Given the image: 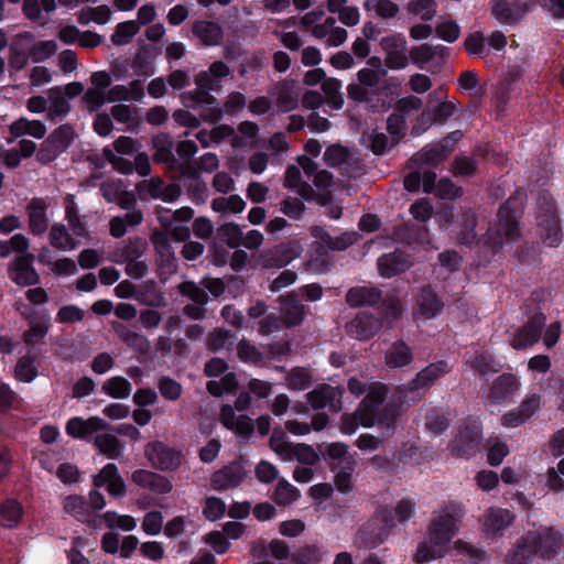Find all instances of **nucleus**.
I'll use <instances>...</instances> for the list:
<instances>
[{
	"label": "nucleus",
	"instance_id": "obj_10",
	"mask_svg": "<svg viewBox=\"0 0 564 564\" xmlns=\"http://www.w3.org/2000/svg\"><path fill=\"white\" fill-rule=\"evenodd\" d=\"M386 395L387 388L384 384L378 382L371 383L366 398L358 408H364L365 413H371L373 416V423L379 422L389 425L394 417L393 411L386 408L384 413L379 415V408L383 403Z\"/></svg>",
	"mask_w": 564,
	"mask_h": 564
},
{
	"label": "nucleus",
	"instance_id": "obj_59",
	"mask_svg": "<svg viewBox=\"0 0 564 564\" xmlns=\"http://www.w3.org/2000/svg\"><path fill=\"white\" fill-rule=\"evenodd\" d=\"M364 9L373 11L382 19L394 18L399 12V6L391 0H365Z\"/></svg>",
	"mask_w": 564,
	"mask_h": 564
},
{
	"label": "nucleus",
	"instance_id": "obj_11",
	"mask_svg": "<svg viewBox=\"0 0 564 564\" xmlns=\"http://www.w3.org/2000/svg\"><path fill=\"white\" fill-rule=\"evenodd\" d=\"M449 372L446 361L432 362L419 371L414 379L403 386L404 392H417L429 389L436 380Z\"/></svg>",
	"mask_w": 564,
	"mask_h": 564
},
{
	"label": "nucleus",
	"instance_id": "obj_6",
	"mask_svg": "<svg viewBox=\"0 0 564 564\" xmlns=\"http://www.w3.org/2000/svg\"><path fill=\"white\" fill-rule=\"evenodd\" d=\"M538 226L539 234L549 247H556L561 241L560 220L552 202L545 196L540 197Z\"/></svg>",
	"mask_w": 564,
	"mask_h": 564
},
{
	"label": "nucleus",
	"instance_id": "obj_17",
	"mask_svg": "<svg viewBox=\"0 0 564 564\" xmlns=\"http://www.w3.org/2000/svg\"><path fill=\"white\" fill-rule=\"evenodd\" d=\"M513 520L514 514L510 510L490 507L485 511L481 518L482 531L488 536H499L509 525H511Z\"/></svg>",
	"mask_w": 564,
	"mask_h": 564
},
{
	"label": "nucleus",
	"instance_id": "obj_62",
	"mask_svg": "<svg viewBox=\"0 0 564 564\" xmlns=\"http://www.w3.org/2000/svg\"><path fill=\"white\" fill-rule=\"evenodd\" d=\"M57 51V44L53 40L39 41L30 44V58L34 63L43 62L53 56Z\"/></svg>",
	"mask_w": 564,
	"mask_h": 564
},
{
	"label": "nucleus",
	"instance_id": "obj_50",
	"mask_svg": "<svg viewBox=\"0 0 564 564\" xmlns=\"http://www.w3.org/2000/svg\"><path fill=\"white\" fill-rule=\"evenodd\" d=\"M236 336L228 329L216 328L207 336L206 346L210 351H219L221 349H230L234 346Z\"/></svg>",
	"mask_w": 564,
	"mask_h": 564
},
{
	"label": "nucleus",
	"instance_id": "obj_15",
	"mask_svg": "<svg viewBox=\"0 0 564 564\" xmlns=\"http://www.w3.org/2000/svg\"><path fill=\"white\" fill-rule=\"evenodd\" d=\"M341 397L343 390L340 388L332 387L328 384H323L318 388H315L306 394L307 401L312 409L321 410L327 406L333 412H339L341 410Z\"/></svg>",
	"mask_w": 564,
	"mask_h": 564
},
{
	"label": "nucleus",
	"instance_id": "obj_24",
	"mask_svg": "<svg viewBox=\"0 0 564 564\" xmlns=\"http://www.w3.org/2000/svg\"><path fill=\"white\" fill-rule=\"evenodd\" d=\"M192 34L205 46H216L223 42L224 30L215 21L196 20L191 26Z\"/></svg>",
	"mask_w": 564,
	"mask_h": 564
},
{
	"label": "nucleus",
	"instance_id": "obj_18",
	"mask_svg": "<svg viewBox=\"0 0 564 564\" xmlns=\"http://www.w3.org/2000/svg\"><path fill=\"white\" fill-rule=\"evenodd\" d=\"M447 56L448 48L446 46L431 45L427 43L413 46L409 54V58L412 61V63L420 68H424V66L429 63H432L435 67H440L444 64Z\"/></svg>",
	"mask_w": 564,
	"mask_h": 564
},
{
	"label": "nucleus",
	"instance_id": "obj_20",
	"mask_svg": "<svg viewBox=\"0 0 564 564\" xmlns=\"http://www.w3.org/2000/svg\"><path fill=\"white\" fill-rule=\"evenodd\" d=\"M245 477L246 471L242 465L238 462H232L213 474L212 486L218 491L236 488L242 482Z\"/></svg>",
	"mask_w": 564,
	"mask_h": 564
},
{
	"label": "nucleus",
	"instance_id": "obj_19",
	"mask_svg": "<svg viewBox=\"0 0 564 564\" xmlns=\"http://www.w3.org/2000/svg\"><path fill=\"white\" fill-rule=\"evenodd\" d=\"M300 254L294 243H281L260 254V262L264 268H283Z\"/></svg>",
	"mask_w": 564,
	"mask_h": 564
},
{
	"label": "nucleus",
	"instance_id": "obj_58",
	"mask_svg": "<svg viewBox=\"0 0 564 564\" xmlns=\"http://www.w3.org/2000/svg\"><path fill=\"white\" fill-rule=\"evenodd\" d=\"M102 391L116 399L128 398L131 393V384L123 377H112L102 384Z\"/></svg>",
	"mask_w": 564,
	"mask_h": 564
},
{
	"label": "nucleus",
	"instance_id": "obj_64",
	"mask_svg": "<svg viewBox=\"0 0 564 564\" xmlns=\"http://www.w3.org/2000/svg\"><path fill=\"white\" fill-rule=\"evenodd\" d=\"M139 32V25L134 21L119 23L111 35L115 45L128 44L132 37Z\"/></svg>",
	"mask_w": 564,
	"mask_h": 564
},
{
	"label": "nucleus",
	"instance_id": "obj_25",
	"mask_svg": "<svg viewBox=\"0 0 564 564\" xmlns=\"http://www.w3.org/2000/svg\"><path fill=\"white\" fill-rule=\"evenodd\" d=\"M64 511L77 521L97 527L98 517L90 510L86 499L79 495H69L63 501Z\"/></svg>",
	"mask_w": 564,
	"mask_h": 564
},
{
	"label": "nucleus",
	"instance_id": "obj_56",
	"mask_svg": "<svg viewBox=\"0 0 564 564\" xmlns=\"http://www.w3.org/2000/svg\"><path fill=\"white\" fill-rule=\"evenodd\" d=\"M341 83L336 78H325L322 83V90L327 96V104L339 110L344 106V97L340 93Z\"/></svg>",
	"mask_w": 564,
	"mask_h": 564
},
{
	"label": "nucleus",
	"instance_id": "obj_16",
	"mask_svg": "<svg viewBox=\"0 0 564 564\" xmlns=\"http://www.w3.org/2000/svg\"><path fill=\"white\" fill-rule=\"evenodd\" d=\"M381 319L369 313H359L345 326L347 335L358 340L373 337L381 328Z\"/></svg>",
	"mask_w": 564,
	"mask_h": 564
},
{
	"label": "nucleus",
	"instance_id": "obj_48",
	"mask_svg": "<svg viewBox=\"0 0 564 564\" xmlns=\"http://www.w3.org/2000/svg\"><path fill=\"white\" fill-rule=\"evenodd\" d=\"M446 155L443 154L441 148L435 144H430L424 147L422 150L417 151L412 155L411 162L415 165H430L436 166L444 160H446Z\"/></svg>",
	"mask_w": 564,
	"mask_h": 564
},
{
	"label": "nucleus",
	"instance_id": "obj_33",
	"mask_svg": "<svg viewBox=\"0 0 564 564\" xmlns=\"http://www.w3.org/2000/svg\"><path fill=\"white\" fill-rule=\"evenodd\" d=\"M148 241L142 237H132L122 241L121 246L115 251V261L123 263L141 259L148 251Z\"/></svg>",
	"mask_w": 564,
	"mask_h": 564
},
{
	"label": "nucleus",
	"instance_id": "obj_45",
	"mask_svg": "<svg viewBox=\"0 0 564 564\" xmlns=\"http://www.w3.org/2000/svg\"><path fill=\"white\" fill-rule=\"evenodd\" d=\"M151 242L159 256L160 264L172 267L175 257L166 234L158 230L153 231L151 235Z\"/></svg>",
	"mask_w": 564,
	"mask_h": 564
},
{
	"label": "nucleus",
	"instance_id": "obj_29",
	"mask_svg": "<svg viewBox=\"0 0 564 564\" xmlns=\"http://www.w3.org/2000/svg\"><path fill=\"white\" fill-rule=\"evenodd\" d=\"M519 388V381L512 373H502L496 378L489 388L487 399L490 403L497 404L513 395Z\"/></svg>",
	"mask_w": 564,
	"mask_h": 564
},
{
	"label": "nucleus",
	"instance_id": "obj_37",
	"mask_svg": "<svg viewBox=\"0 0 564 564\" xmlns=\"http://www.w3.org/2000/svg\"><path fill=\"white\" fill-rule=\"evenodd\" d=\"M65 219L75 237H86L88 235L84 216L79 214V209L75 203L74 195L68 194L65 197Z\"/></svg>",
	"mask_w": 564,
	"mask_h": 564
},
{
	"label": "nucleus",
	"instance_id": "obj_14",
	"mask_svg": "<svg viewBox=\"0 0 564 564\" xmlns=\"http://www.w3.org/2000/svg\"><path fill=\"white\" fill-rule=\"evenodd\" d=\"M528 11L527 3L509 2L508 0L490 1V13L501 24L514 25L524 18Z\"/></svg>",
	"mask_w": 564,
	"mask_h": 564
},
{
	"label": "nucleus",
	"instance_id": "obj_49",
	"mask_svg": "<svg viewBox=\"0 0 564 564\" xmlns=\"http://www.w3.org/2000/svg\"><path fill=\"white\" fill-rule=\"evenodd\" d=\"M468 364L481 378L496 373L501 369L500 364L488 352L476 354Z\"/></svg>",
	"mask_w": 564,
	"mask_h": 564
},
{
	"label": "nucleus",
	"instance_id": "obj_55",
	"mask_svg": "<svg viewBox=\"0 0 564 564\" xmlns=\"http://www.w3.org/2000/svg\"><path fill=\"white\" fill-rule=\"evenodd\" d=\"M246 207L245 200L239 195H231L229 197H216L212 202V209L216 213H232L239 214Z\"/></svg>",
	"mask_w": 564,
	"mask_h": 564
},
{
	"label": "nucleus",
	"instance_id": "obj_28",
	"mask_svg": "<svg viewBox=\"0 0 564 564\" xmlns=\"http://www.w3.org/2000/svg\"><path fill=\"white\" fill-rule=\"evenodd\" d=\"M47 202L41 197L32 198L26 206L29 229L33 235H42L47 230Z\"/></svg>",
	"mask_w": 564,
	"mask_h": 564
},
{
	"label": "nucleus",
	"instance_id": "obj_57",
	"mask_svg": "<svg viewBox=\"0 0 564 564\" xmlns=\"http://www.w3.org/2000/svg\"><path fill=\"white\" fill-rule=\"evenodd\" d=\"M177 290L183 296L188 297L195 304L206 305L209 301V296L200 283L184 281L177 285Z\"/></svg>",
	"mask_w": 564,
	"mask_h": 564
},
{
	"label": "nucleus",
	"instance_id": "obj_2",
	"mask_svg": "<svg viewBox=\"0 0 564 564\" xmlns=\"http://www.w3.org/2000/svg\"><path fill=\"white\" fill-rule=\"evenodd\" d=\"M518 197H510L498 212L497 223L488 229L487 236L492 246L502 247L520 238L518 227L519 202Z\"/></svg>",
	"mask_w": 564,
	"mask_h": 564
},
{
	"label": "nucleus",
	"instance_id": "obj_54",
	"mask_svg": "<svg viewBox=\"0 0 564 564\" xmlns=\"http://www.w3.org/2000/svg\"><path fill=\"white\" fill-rule=\"evenodd\" d=\"M477 219L476 215L470 210L462 213L459 218L460 230L458 232V240L463 245H471L476 241L477 235L475 232Z\"/></svg>",
	"mask_w": 564,
	"mask_h": 564
},
{
	"label": "nucleus",
	"instance_id": "obj_44",
	"mask_svg": "<svg viewBox=\"0 0 564 564\" xmlns=\"http://www.w3.org/2000/svg\"><path fill=\"white\" fill-rule=\"evenodd\" d=\"M10 132L17 138L30 134L36 139H42L46 134V127L39 120L20 118L10 126Z\"/></svg>",
	"mask_w": 564,
	"mask_h": 564
},
{
	"label": "nucleus",
	"instance_id": "obj_47",
	"mask_svg": "<svg viewBox=\"0 0 564 564\" xmlns=\"http://www.w3.org/2000/svg\"><path fill=\"white\" fill-rule=\"evenodd\" d=\"M135 300L147 306L159 307L164 304V296L154 281H147L138 286Z\"/></svg>",
	"mask_w": 564,
	"mask_h": 564
},
{
	"label": "nucleus",
	"instance_id": "obj_30",
	"mask_svg": "<svg viewBox=\"0 0 564 564\" xmlns=\"http://www.w3.org/2000/svg\"><path fill=\"white\" fill-rule=\"evenodd\" d=\"M281 319L288 327H295L304 321L306 307L293 294L281 296Z\"/></svg>",
	"mask_w": 564,
	"mask_h": 564
},
{
	"label": "nucleus",
	"instance_id": "obj_35",
	"mask_svg": "<svg viewBox=\"0 0 564 564\" xmlns=\"http://www.w3.org/2000/svg\"><path fill=\"white\" fill-rule=\"evenodd\" d=\"M313 236L318 238L324 246L334 251L346 250L349 246L360 239V235L357 231H346L334 238L321 227L313 229Z\"/></svg>",
	"mask_w": 564,
	"mask_h": 564
},
{
	"label": "nucleus",
	"instance_id": "obj_60",
	"mask_svg": "<svg viewBox=\"0 0 564 564\" xmlns=\"http://www.w3.org/2000/svg\"><path fill=\"white\" fill-rule=\"evenodd\" d=\"M218 236L231 249H237L241 246L242 229L236 223H226L218 227Z\"/></svg>",
	"mask_w": 564,
	"mask_h": 564
},
{
	"label": "nucleus",
	"instance_id": "obj_26",
	"mask_svg": "<svg viewBox=\"0 0 564 564\" xmlns=\"http://www.w3.org/2000/svg\"><path fill=\"white\" fill-rule=\"evenodd\" d=\"M131 478L135 485L159 495L169 494L173 488L167 477L145 469L133 471Z\"/></svg>",
	"mask_w": 564,
	"mask_h": 564
},
{
	"label": "nucleus",
	"instance_id": "obj_21",
	"mask_svg": "<svg viewBox=\"0 0 564 564\" xmlns=\"http://www.w3.org/2000/svg\"><path fill=\"white\" fill-rule=\"evenodd\" d=\"M34 35L30 32H23L17 35L10 44L8 62L10 68L14 72L22 70L30 58V44Z\"/></svg>",
	"mask_w": 564,
	"mask_h": 564
},
{
	"label": "nucleus",
	"instance_id": "obj_51",
	"mask_svg": "<svg viewBox=\"0 0 564 564\" xmlns=\"http://www.w3.org/2000/svg\"><path fill=\"white\" fill-rule=\"evenodd\" d=\"M47 95L52 104V108L47 115L51 120L54 121L56 117L65 116L70 111V105L63 95V88L61 86L48 89Z\"/></svg>",
	"mask_w": 564,
	"mask_h": 564
},
{
	"label": "nucleus",
	"instance_id": "obj_40",
	"mask_svg": "<svg viewBox=\"0 0 564 564\" xmlns=\"http://www.w3.org/2000/svg\"><path fill=\"white\" fill-rule=\"evenodd\" d=\"M48 239L51 246L59 250H73L78 246V240H76L73 232L70 234L66 226L59 223L51 227Z\"/></svg>",
	"mask_w": 564,
	"mask_h": 564
},
{
	"label": "nucleus",
	"instance_id": "obj_46",
	"mask_svg": "<svg viewBox=\"0 0 564 564\" xmlns=\"http://www.w3.org/2000/svg\"><path fill=\"white\" fill-rule=\"evenodd\" d=\"M373 416L371 413H365L364 408H358L355 413L346 414L341 419L340 431L345 434H352L359 425L365 427L372 426Z\"/></svg>",
	"mask_w": 564,
	"mask_h": 564
},
{
	"label": "nucleus",
	"instance_id": "obj_43",
	"mask_svg": "<svg viewBox=\"0 0 564 564\" xmlns=\"http://www.w3.org/2000/svg\"><path fill=\"white\" fill-rule=\"evenodd\" d=\"M538 541L535 551L543 557H551L561 549V535L553 530H545L543 533H538Z\"/></svg>",
	"mask_w": 564,
	"mask_h": 564
},
{
	"label": "nucleus",
	"instance_id": "obj_4",
	"mask_svg": "<svg viewBox=\"0 0 564 564\" xmlns=\"http://www.w3.org/2000/svg\"><path fill=\"white\" fill-rule=\"evenodd\" d=\"M269 444L271 449L286 462L297 460L304 465H314L319 458L311 445L290 442L283 431L274 430Z\"/></svg>",
	"mask_w": 564,
	"mask_h": 564
},
{
	"label": "nucleus",
	"instance_id": "obj_5",
	"mask_svg": "<svg viewBox=\"0 0 564 564\" xmlns=\"http://www.w3.org/2000/svg\"><path fill=\"white\" fill-rule=\"evenodd\" d=\"M144 456L153 468L162 471L178 469L184 459L181 451L170 447L160 441L148 443L144 448Z\"/></svg>",
	"mask_w": 564,
	"mask_h": 564
},
{
	"label": "nucleus",
	"instance_id": "obj_53",
	"mask_svg": "<svg viewBox=\"0 0 564 564\" xmlns=\"http://www.w3.org/2000/svg\"><path fill=\"white\" fill-rule=\"evenodd\" d=\"M357 465L355 457L346 458V465L334 466V469H338L335 476V486L341 492H348L352 488L351 475Z\"/></svg>",
	"mask_w": 564,
	"mask_h": 564
},
{
	"label": "nucleus",
	"instance_id": "obj_31",
	"mask_svg": "<svg viewBox=\"0 0 564 564\" xmlns=\"http://www.w3.org/2000/svg\"><path fill=\"white\" fill-rule=\"evenodd\" d=\"M112 327L118 338L130 349L144 356L150 352L151 343L147 336L130 329L128 326L121 323H113Z\"/></svg>",
	"mask_w": 564,
	"mask_h": 564
},
{
	"label": "nucleus",
	"instance_id": "obj_42",
	"mask_svg": "<svg viewBox=\"0 0 564 564\" xmlns=\"http://www.w3.org/2000/svg\"><path fill=\"white\" fill-rule=\"evenodd\" d=\"M122 209L127 210V220L129 226L135 227L143 221V213L135 207L137 198L133 192L121 191L117 202Z\"/></svg>",
	"mask_w": 564,
	"mask_h": 564
},
{
	"label": "nucleus",
	"instance_id": "obj_36",
	"mask_svg": "<svg viewBox=\"0 0 564 564\" xmlns=\"http://www.w3.org/2000/svg\"><path fill=\"white\" fill-rule=\"evenodd\" d=\"M389 368H403L413 361V351L403 340L394 341L384 355Z\"/></svg>",
	"mask_w": 564,
	"mask_h": 564
},
{
	"label": "nucleus",
	"instance_id": "obj_39",
	"mask_svg": "<svg viewBox=\"0 0 564 564\" xmlns=\"http://www.w3.org/2000/svg\"><path fill=\"white\" fill-rule=\"evenodd\" d=\"M152 144L155 150L153 158L156 162L173 167L176 160L173 154V140L166 133H159L153 137Z\"/></svg>",
	"mask_w": 564,
	"mask_h": 564
},
{
	"label": "nucleus",
	"instance_id": "obj_12",
	"mask_svg": "<svg viewBox=\"0 0 564 564\" xmlns=\"http://www.w3.org/2000/svg\"><path fill=\"white\" fill-rule=\"evenodd\" d=\"M34 256L24 253L19 256L8 268L10 279L20 286L35 285L40 276L33 267Z\"/></svg>",
	"mask_w": 564,
	"mask_h": 564
},
{
	"label": "nucleus",
	"instance_id": "obj_41",
	"mask_svg": "<svg viewBox=\"0 0 564 564\" xmlns=\"http://www.w3.org/2000/svg\"><path fill=\"white\" fill-rule=\"evenodd\" d=\"M417 306L420 314L430 319L441 312L443 303L431 286H424L419 295Z\"/></svg>",
	"mask_w": 564,
	"mask_h": 564
},
{
	"label": "nucleus",
	"instance_id": "obj_1",
	"mask_svg": "<svg viewBox=\"0 0 564 564\" xmlns=\"http://www.w3.org/2000/svg\"><path fill=\"white\" fill-rule=\"evenodd\" d=\"M464 516L465 509L457 502H448L437 510L429 525L427 539L419 545L414 561L423 564L445 556Z\"/></svg>",
	"mask_w": 564,
	"mask_h": 564
},
{
	"label": "nucleus",
	"instance_id": "obj_34",
	"mask_svg": "<svg viewBox=\"0 0 564 564\" xmlns=\"http://www.w3.org/2000/svg\"><path fill=\"white\" fill-rule=\"evenodd\" d=\"M382 297V292L376 286H355L347 291L346 303L350 307L371 306Z\"/></svg>",
	"mask_w": 564,
	"mask_h": 564
},
{
	"label": "nucleus",
	"instance_id": "obj_63",
	"mask_svg": "<svg viewBox=\"0 0 564 564\" xmlns=\"http://www.w3.org/2000/svg\"><path fill=\"white\" fill-rule=\"evenodd\" d=\"M366 145L376 155H382L391 145V140L387 134L378 130H372L367 137H365Z\"/></svg>",
	"mask_w": 564,
	"mask_h": 564
},
{
	"label": "nucleus",
	"instance_id": "obj_3",
	"mask_svg": "<svg viewBox=\"0 0 564 564\" xmlns=\"http://www.w3.org/2000/svg\"><path fill=\"white\" fill-rule=\"evenodd\" d=\"M393 525L392 510L388 507H380L373 517L359 529L355 544L359 549H375L388 539Z\"/></svg>",
	"mask_w": 564,
	"mask_h": 564
},
{
	"label": "nucleus",
	"instance_id": "obj_27",
	"mask_svg": "<svg viewBox=\"0 0 564 564\" xmlns=\"http://www.w3.org/2000/svg\"><path fill=\"white\" fill-rule=\"evenodd\" d=\"M109 424L99 416H90L87 420L73 417L66 424V432L75 438H87L95 432L105 431Z\"/></svg>",
	"mask_w": 564,
	"mask_h": 564
},
{
	"label": "nucleus",
	"instance_id": "obj_9",
	"mask_svg": "<svg viewBox=\"0 0 564 564\" xmlns=\"http://www.w3.org/2000/svg\"><path fill=\"white\" fill-rule=\"evenodd\" d=\"M380 47L386 54L384 64L390 69H402L409 64L406 40L402 34H392L380 40Z\"/></svg>",
	"mask_w": 564,
	"mask_h": 564
},
{
	"label": "nucleus",
	"instance_id": "obj_32",
	"mask_svg": "<svg viewBox=\"0 0 564 564\" xmlns=\"http://www.w3.org/2000/svg\"><path fill=\"white\" fill-rule=\"evenodd\" d=\"M538 534L535 532H529L524 535L510 551L507 557V564H529L536 553L535 544Z\"/></svg>",
	"mask_w": 564,
	"mask_h": 564
},
{
	"label": "nucleus",
	"instance_id": "obj_61",
	"mask_svg": "<svg viewBox=\"0 0 564 564\" xmlns=\"http://www.w3.org/2000/svg\"><path fill=\"white\" fill-rule=\"evenodd\" d=\"M299 497L300 491L297 488H295L285 479L279 480L273 495V500L275 503L279 506H286L297 500Z\"/></svg>",
	"mask_w": 564,
	"mask_h": 564
},
{
	"label": "nucleus",
	"instance_id": "obj_38",
	"mask_svg": "<svg viewBox=\"0 0 564 564\" xmlns=\"http://www.w3.org/2000/svg\"><path fill=\"white\" fill-rule=\"evenodd\" d=\"M94 445L100 454L109 459H118L123 455L124 446L113 434L101 433L96 435Z\"/></svg>",
	"mask_w": 564,
	"mask_h": 564
},
{
	"label": "nucleus",
	"instance_id": "obj_23",
	"mask_svg": "<svg viewBox=\"0 0 564 564\" xmlns=\"http://www.w3.org/2000/svg\"><path fill=\"white\" fill-rule=\"evenodd\" d=\"M388 70H375L371 68H361L357 73V79L366 86L372 94L378 95L384 93L388 95L392 93V88H398L399 84H393L391 79H384Z\"/></svg>",
	"mask_w": 564,
	"mask_h": 564
},
{
	"label": "nucleus",
	"instance_id": "obj_22",
	"mask_svg": "<svg viewBox=\"0 0 564 564\" xmlns=\"http://www.w3.org/2000/svg\"><path fill=\"white\" fill-rule=\"evenodd\" d=\"M377 265L380 275L389 279L409 270L413 265V261L406 253L394 251L382 254L378 259Z\"/></svg>",
	"mask_w": 564,
	"mask_h": 564
},
{
	"label": "nucleus",
	"instance_id": "obj_13",
	"mask_svg": "<svg viewBox=\"0 0 564 564\" xmlns=\"http://www.w3.org/2000/svg\"><path fill=\"white\" fill-rule=\"evenodd\" d=\"M545 322L546 317L541 312L534 313L513 335L511 346L514 349H523L538 343Z\"/></svg>",
	"mask_w": 564,
	"mask_h": 564
},
{
	"label": "nucleus",
	"instance_id": "obj_8",
	"mask_svg": "<svg viewBox=\"0 0 564 564\" xmlns=\"http://www.w3.org/2000/svg\"><path fill=\"white\" fill-rule=\"evenodd\" d=\"M269 93L273 98L278 113L290 112L299 106L300 91L296 82L293 79L276 82L271 86Z\"/></svg>",
	"mask_w": 564,
	"mask_h": 564
},
{
	"label": "nucleus",
	"instance_id": "obj_7",
	"mask_svg": "<svg viewBox=\"0 0 564 564\" xmlns=\"http://www.w3.org/2000/svg\"><path fill=\"white\" fill-rule=\"evenodd\" d=\"M135 189L141 198L162 199L165 203H173L182 195V188L178 184H165L159 176L139 182Z\"/></svg>",
	"mask_w": 564,
	"mask_h": 564
},
{
	"label": "nucleus",
	"instance_id": "obj_52",
	"mask_svg": "<svg viewBox=\"0 0 564 564\" xmlns=\"http://www.w3.org/2000/svg\"><path fill=\"white\" fill-rule=\"evenodd\" d=\"M22 512V507L17 500L8 499L0 506V524L9 529L17 527Z\"/></svg>",
	"mask_w": 564,
	"mask_h": 564
}]
</instances>
